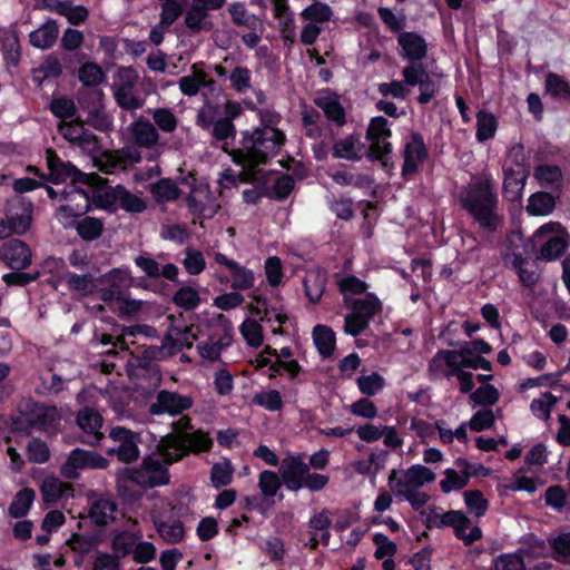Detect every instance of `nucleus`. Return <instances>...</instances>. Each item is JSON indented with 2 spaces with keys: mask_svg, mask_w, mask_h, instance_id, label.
<instances>
[{
  "mask_svg": "<svg viewBox=\"0 0 570 570\" xmlns=\"http://www.w3.org/2000/svg\"><path fill=\"white\" fill-rule=\"evenodd\" d=\"M261 126L240 132L239 147L233 149L230 156L236 166L255 170L267 165L278 155L286 142V135L276 125L281 120L279 114L268 110H257Z\"/></svg>",
  "mask_w": 570,
  "mask_h": 570,
  "instance_id": "f257e3e1",
  "label": "nucleus"
},
{
  "mask_svg": "<svg viewBox=\"0 0 570 570\" xmlns=\"http://www.w3.org/2000/svg\"><path fill=\"white\" fill-rule=\"evenodd\" d=\"M214 441L208 432L194 429L191 419L180 416L171 423V432L161 436L156 444L155 453L164 459L165 463L174 464L189 454H200L213 449Z\"/></svg>",
  "mask_w": 570,
  "mask_h": 570,
  "instance_id": "f03ea898",
  "label": "nucleus"
},
{
  "mask_svg": "<svg viewBox=\"0 0 570 570\" xmlns=\"http://www.w3.org/2000/svg\"><path fill=\"white\" fill-rule=\"evenodd\" d=\"M46 161L49 170L48 174L40 173L38 168L31 166L29 171L38 175L42 180L55 185L63 184L70 179L72 184L71 194L77 193L82 196L86 200V210H88L90 208V195L86 189L76 185L80 184L99 190L105 184V179L96 173L87 174L81 171L71 161H63L56 150L50 148L46 150Z\"/></svg>",
  "mask_w": 570,
  "mask_h": 570,
  "instance_id": "7ed1b4c3",
  "label": "nucleus"
},
{
  "mask_svg": "<svg viewBox=\"0 0 570 570\" xmlns=\"http://www.w3.org/2000/svg\"><path fill=\"white\" fill-rule=\"evenodd\" d=\"M462 207L488 232H494L500 225L497 213L498 198L494 186L489 178H480L472 183L460 199Z\"/></svg>",
  "mask_w": 570,
  "mask_h": 570,
  "instance_id": "20e7f679",
  "label": "nucleus"
},
{
  "mask_svg": "<svg viewBox=\"0 0 570 570\" xmlns=\"http://www.w3.org/2000/svg\"><path fill=\"white\" fill-rule=\"evenodd\" d=\"M60 423L61 414L56 405H47L32 399L26 402L20 417L13 421L17 431L35 430L47 434H56Z\"/></svg>",
  "mask_w": 570,
  "mask_h": 570,
  "instance_id": "39448f33",
  "label": "nucleus"
},
{
  "mask_svg": "<svg viewBox=\"0 0 570 570\" xmlns=\"http://www.w3.org/2000/svg\"><path fill=\"white\" fill-rule=\"evenodd\" d=\"M168 465L163 458L160 461L153 455H147L142 459L139 468H126L122 471V475L146 490L155 489L169 484L170 473L167 468Z\"/></svg>",
  "mask_w": 570,
  "mask_h": 570,
  "instance_id": "423d86ee",
  "label": "nucleus"
},
{
  "mask_svg": "<svg viewBox=\"0 0 570 570\" xmlns=\"http://www.w3.org/2000/svg\"><path fill=\"white\" fill-rule=\"evenodd\" d=\"M391 137V130L387 127V120L384 117H375L371 120L366 139L370 142L365 156L371 161H380L382 168L390 171L394 164L391 160L392 147L387 139Z\"/></svg>",
  "mask_w": 570,
  "mask_h": 570,
  "instance_id": "0eeeda50",
  "label": "nucleus"
},
{
  "mask_svg": "<svg viewBox=\"0 0 570 570\" xmlns=\"http://www.w3.org/2000/svg\"><path fill=\"white\" fill-rule=\"evenodd\" d=\"M109 465L108 459L101 454L75 448L70 451L67 460L60 468V474L67 480H77L80 478L79 470L92 469L104 470Z\"/></svg>",
  "mask_w": 570,
  "mask_h": 570,
  "instance_id": "6e6552de",
  "label": "nucleus"
},
{
  "mask_svg": "<svg viewBox=\"0 0 570 570\" xmlns=\"http://www.w3.org/2000/svg\"><path fill=\"white\" fill-rule=\"evenodd\" d=\"M109 438L114 442L119 443L117 448H112L107 451L109 455L115 454L120 462L126 464L132 463L139 458V433L124 426H115L110 430Z\"/></svg>",
  "mask_w": 570,
  "mask_h": 570,
  "instance_id": "1a4fd4ad",
  "label": "nucleus"
},
{
  "mask_svg": "<svg viewBox=\"0 0 570 570\" xmlns=\"http://www.w3.org/2000/svg\"><path fill=\"white\" fill-rule=\"evenodd\" d=\"M94 202L99 208H109L115 202H118L120 208L132 214L142 213L147 208L142 198L132 194L122 185H117L111 191L94 195Z\"/></svg>",
  "mask_w": 570,
  "mask_h": 570,
  "instance_id": "9d476101",
  "label": "nucleus"
},
{
  "mask_svg": "<svg viewBox=\"0 0 570 570\" xmlns=\"http://www.w3.org/2000/svg\"><path fill=\"white\" fill-rule=\"evenodd\" d=\"M4 216L13 228L16 235L26 234L32 223L33 204L23 196H16L6 202Z\"/></svg>",
  "mask_w": 570,
  "mask_h": 570,
  "instance_id": "9b49d317",
  "label": "nucleus"
},
{
  "mask_svg": "<svg viewBox=\"0 0 570 570\" xmlns=\"http://www.w3.org/2000/svg\"><path fill=\"white\" fill-rule=\"evenodd\" d=\"M434 479L435 474L429 468L417 464L407 470H392L389 476V485L392 491L419 489Z\"/></svg>",
  "mask_w": 570,
  "mask_h": 570,
  "instance_id": "f8f14e48",
  "label": "nucleus"
},
{
  "mask_svg": "<svg viewBox=\"0 0 570 570\" xmlns=\"http://www.w3.org/2000/svg\"><path fill=\"white\" fill-rule=\"evenodd\" d=\"M193 404L194 401L190 396L161 390L156 394V401L149 405V413L151 415L169 414L176 416L191 409Z\"/></svg>",
  "mask_w": 570,
  "mask_h": 570,
  "instance_id": "ddd939ff",
  "label": "nucleus"
},
{
  "mask_svg": "<svg viewBox=\"0 0 570 570\" xmlns=\"http://www.w3.org/2000/svg\"><path fill=\"white\" fill-rule=\"evenodd\" d=\"M0 261L12 271H23L31 265V249L23 240L10 238L0 247Z\"/></svg>",
  "mask_w": 570,
  "mask_h": 570,
  "instance_id": "4468645a",
  "label": "nucleus"
},
{
  "mask_svg": "<svg viewBox=\"0 0 570 570\" xmlns=\"http://www.w3.org/2000/svg\"><path fill=\"white\" fill-rule=\"evenodd\" d=\"M307 468L308 464L304 462L302 454H289L282 460L278 473L288 491L297 492L303 489V480L307 473Z\"/></svg>",
  "mask_w": 570,
  "mask_h": 570,
  "instance_id": "2eb2a0df",
  "label": "nucleus"
},
{
  "mask_svg": "<svg viewBox=\"0 0 570 570\" xmlns=\"http://www.w3.org/2000/svg\"><path fill=\"white\" fill-rule=\"evenodd\" d=\"M441 525L452 527L458 539L465 546L481 539L482 531L476 525H471L470 519L462 511H449L440 517Z\"/></svg>",
  "mask_w": 570,
  "mask_h": 570,
  "instance_id": "dca6fc26",
  "label": "nucleus"
},
{
  "mask_svg": "<svg viewBox=\"0 0 570 570\" xmlns=\"http://www.w3.org/2000/svg\"><path fill=\"white\" fill-rule=\"evenodd\" d=\"M77 425L85 433V436L80 439L81 443L90 446H97L105 438L100 429L104 424L102 415L94 407H85L77 414Z\"/></svg>",
  "mask_w": 570,
  "mask_h": 570,
  "instance_id": "f3484780",
  "label": "nucleus"
},
{
  "mask_svg": "<svg viewBox=\"0 0 570 570\" xmlns=\"http://www.w3.org/2000/svg\"><path fill=\"white\" fill-rule=\"evenodd\" d=\"M367 284L358 279V334L363 332L371 320L382 313V302L371 293H366Z\"/></svg>",
  "mask_w": 570,
  "mask_h": 570,
  "instance_id": "a211bd4d",
  "label": "nucleus"
},
{
  "mask_svg": "<svg viewBox=\"0 0 570 570\" xmlns=\"http://www.w3.org/2000/svg\"><path fill=\"white\" fill-rule=\"evenodd\" d=\"M426 148L423 137L419 132L411 135V140L404 147V164L402 168V176L406 179L411 178L417 171L420 163L426 157Z\"/></svg>",
  "mask_w": 570,
  "mask_h": 570,
  "instance_id": "6ab92c4d",
  "label": "nucleus"
},
{
  "mask_svg": "<svg viewBox=\"0 0 570 570\" xmlns=\"http://www.w3.org/2000/svg\"><path fill=\"white\" fill-rule=\"evenodd\" d=\"M338 289L344 296V302L348 308L345 316L344 330L347 334L356 337V276L350 275L337 281Z\"/></svg>",
  "mask_w": 570,
  "mask_h": 570,
  "instance_id": "aec40b11",
  "label": "nucleus"
},
{
  "mask_svg": "<svg viewBox=\"0 0 570 570\" xmlns=\"http://www.w3.org/2000/svg\"><path fill=\"white\" fill-rule=\"evenodd\" d=\"M232 338V328H223L220 332L214 331L207 340L197 344V351L207 361H219L222 352L229 346Z\"/></svg>",
  "mask_w": 570,
  "mask_h": 570,
  "instance_id": "412c9836",
  "label": "nucleus"
},
{
  "mask_svg": "<svg viewBox=\"0 0 570 570\" xmlns=\"http://www.w3.org/2000/svg\"><path fill=\"white\" fill-rule=\"evenodd\" d=\"M218 265L225 266L232 274V288L235 291H246L254 286L255 276L252 269L242 266L234 259L228 258L223 253H216L214 257Z\"/></svg>",
  "mask_w": 570,
  "mask_h": 570,
  "instance_id": "4be33fe9",
  "label": "nucleus"
},
{
  "mask_svg": "<svg viewBox=\"0 0 570 570\" xmlns=\"http://www.w3.org/2000/svg\"><path fill=\"white\" fill-rule=\"evenodd\" d=\"M106 75L102 68L92 61H87L82 63L78 70V79L82 83L83 87L92 88L89 90L88 95L90 96L92 104L100 102L104 92L96 87L104 82Z\"/></svg>",
  "mask_w": 570,
  "mask_h": 570,
  "instance_id": "5701e85b",
  "label": "nucleus"
},
{
  "mask_svg": "<svg viewBox=\"0 0 570 570\" xmlns=\"http://www.w3.org/2000/svg\"><path fill=\"white\" fill-rule=\"evenodd\" d=\"M141 155L137 147L125 146L115 151V154L107 155L106 164L99 166V169L106 174H111L115 169H125L128 166L139 164Z\"/></svg>",
  "mask_w": 570,
  "mask_h": 570,
  "instance_id": "b1692460",
  "label": "nucleus"
},
{
  "mask_svg": "<svg viewBox=\"0 0 570 570\" xmlns=\"http://www.w3.org/2000/svg\"><path fill=\"white\" fill-rule=\"evenodd\" d=\"M402 48V57L411 62L421 61L428 52V45L423 37L415 32H402L397 38Z\"/></svg>",
  "mask_w": 570,
  "mask_h": 570,
  "instance_id": "393cba45",
  "label": "nucleus"
},
{
  "mask_svg": "<svg viewBox=\"0 0 570 570\" xmlns=\"http://www.w3.org/2000/svg\"><path fill=\"white\" fill-rule=\"evenodd\" d=\"M164 347H166L169 357L176 355L184 348H191L197 336L191 333L190 328L184 330L173 327L164 336Z\"/></svg>",
  "mask_w": 570,
  "mask_h": 570,
  "instance_id": "a878e982",
  "label": "nucleus"
},
{
  "mask_svg": "<svg viewBox=\"0 0 570 570\" xmlns=\"http://www.w3.org/2000/svg\"><path fill=\"white\" fill-rule=\"evenodd\" d=\"M127 374L129 377L142 376L157 380L161 376L159 365L145 358L142 353L131 355L127 364Z\"/></svg>",
  "mask_w": 570,
  "mask_h": 570,
  "instance_id": "bb28decb",
  "label": "nucleus"
},
{
  "mask_svg": "<svg viewBox=\"0 0 570 570\" xmlns=\"http://www.w3.org/2000/svg\"><path fill=\"white\" fill-rule=\"evenodd\" d=\"M117 511L118 505L115 501L106 498H99L91 503L89 517L96 525L105 527L116 519L115 513Z\"/></svg>",
  "mask_w": 570,
  "mask_h": 570,
  "instance_id": "cd10ccee",
  "label": "nucleus"
},
{
  "mask_svg": "<svg viewBox=\"0 0 570 570\" xmlns=\"http://www.w3.org/2000/svg\"><path fill=\"white\" fill-rule=\"evenodd\" d=\"M58 35L59 28L57 22L49 19L40 28L30 32L29 42L35 48L49 49L56 43Z\"/></svg>",
  "mask_w": 570,
  "mask_h": 570,
  "instance_id": "c85d7f7f",
  "label": "nucleus"
},
{
  "mask_svg": "<svg viewBox=\"0 0 570 570\" xmlns=\"http://www.w3.org/2000/svg\"><path fill=\"white\" fill-rule=\"evenodd\" d=\"M314 104L321 108L325 117L338 126L345 124V110L336 95H323L314 99Z\"/></svg>",
  "mask_w": 570,
  "mask_h": 570,
  "instance_id": "c756f323",
  "label": "nucleus"
},
{
  "mask_svg": "<svg viewBox=\"0 0 570 570\" xmlns=\"http://www.w3.org/2000/svg\"><path fill=\"white\" fill-rule=\"evenodd\" d=\"M131 132L137 147L150 148L159 139L156 127L148 120L139 119L134 122Z\"/></svg>",
  "mask_w": 570,
  "mask_h": 570,
  "instance_id": "7c9ffc66",
  "label": "nucleus"
},
{
  "mask_svg": "<svg viewBox=\"0 0 570 570\" xmlns=\"http://www.w3.org/2000/svg\"><path fill=\"white\" fill-rule=\"evenodd\" d=\"M150 194L156 203L163 204L177 200L181 190L173 179L160 178L150 185Z\"/></svg>",
  "mask_w": 570,
  "mask_h": 570,
  "instance_id": "2f4dec72",
  "label": "nucleus"
},
{
  "mask_svg": "<svg viewBox=\"0 0 570 570\" xmlns=\"http://www.w3.org/2000/svg\"><path fill=\"white\" fill-rule=\"evenodd\" d=\"M35 499L36 492L33 489L22 488L14 494L8 508V514L13 519H21L26 517L32 507Z\"/></svg>",
  "mask_w": 570,
  "mask_h": 570,
  "instance_id": "473e14b6",
  "label": "nucleus"
},
{
  "mask_svg": "<svg viewBox=\"0 0 570 570\" xmlns=\"http://www.w3.org/2000/svg\"><path fill=\"white\" fill-rule=\"evenodd\" d=\"M230 14L232 22L238 27H245L249 30L256 31L262 28V22L257 16L250 13L243 2H233L227 8Z\"/></svg>",
  "mask_w": 570,
  "mask_h": 570,
  "instance_id": "72a5a7b5",
  "label": "nucleus"
},
{
  "mask_svg": "<svg viewBox=\"0 0 570 570\" xmlns=\"http://www.w3.org/2000/svg\"><path fill=\"white\" fill-rule=\"evenodd\" d=\"M208 12L194 2L185 14V26L193 32L210 31L213 22L208 20Z\"/></svg>",
  "mask_w": 570,
  "mask_h": 570,
  "instance_id": "f704fd0d",
  "label": "nucleus"
},
{
  "mask_svg": "<svg viewBox=\"0 0 570 570\" xmlns=\"http://www.w3.org/2000/svg\"><path fill=\"white\" fill-rule=\"evenodd\" d=\"M158 534L169 544H177L183 541L185 537V527L180 520L163 521L159 519L153 520Z\"/></svg>",
  "mask_w": 570,
  "mask_h": 570,
  "instance_id": "c9c22d12",
  "label": "nucleus"
},
{
  "mask_svg": "<svg viewBox=\"0 0 570 570\" xmlns=\"http://www.w3.org/2000/svg\"><path fill=\"white\" fill-rule=\"evenodd\" d=\"M314 344L322 357H330L335 348V333L326 325L317 324L313 328Z\"/></svg>",
  "mask_w": 570,
  "mask_h": 570,
  "instance_id": "e433bc0d",
  "label": "nucleus"
},
{
  "mask_svg": "<svg viewBox=\"0 0 570 570\" xmlns=\"http://www.w3.org/2000/svg\"><path fill=\"white\" fill-rule=\"evenodd\" d=\"M141 538L142 534L140 531L132 532L126 530L117 533L111 541V548L116 557L125 558L126 556L131 554L135 549L134 547Z\"/></svg>",
  "mask_w": 570,
  "mask_h": 570,
  "instance_id": "4c0bfd02",
  "label": "nucleus"
},
{
  "mask_svg": "<svg viewBox=\"0 0 570 570\" xmlns=\"http://www.w3.org/2000/svg\"><path fill=\"white\" fill-rule=\"evenodd\" d=\"M554 207V197L550 193L539 191L529 198L527 212L533 216H546L549 215Z\"/></svg>",
  "mask_w": 570,
  "mask_h": 570,
  "instance_id": "58836bf2",
  "label": "nucleus"
},
{
  "mask_svg": "<svg viewBox=\"0 0 570 570\" xmlns=\"http://www.w3.org/2000/svg\"><path fill=\"white\" fill-rule=\"evenodd\" d=\"M161 2L160 4V14H159V22H161V27H171L178 18L181 17V14L185 11V3L187 0H159Z\"/></svg>",
  "mask_w": 570,
  "mask_h": 570,
  "instance_id": "ea45409f",
  "label": "nucleus"
},
{
  "mask_svg": "<svg viewBox=\"0 0 570 570\" xmlns=\"http://www.w3.org/2000/svg\"><path fill=\"white\" fill-rule=\"evenodd\" d=\"M76 230L82 240L94 242L101 236L104 224L96 217L86 216L76 223Z\"/></svg>",
  "mask_w": 570,
  "mask_h": 570,
  "instance_id": "a19ab883",
  "label": "nucleus"
},
{
  "mask_svg": "<svg viewBox=\"0 0 570 570\" xmlns=\"http://www.w3.org/2000/svg\"><path fill=\"white\" fill-rule=\"evenodd\" d=\"M239 331L250 347L257 348L263 344V327L257 320L249 317L246 318L242 323Z\"/></svg>",
  "mask_w": 570,
  "mask_h": 570,
  "instance_id": "79ce46f5",
  "label": "nucleus"
},
{
  "mask_svg": "<svg viewBox=\"0 0 570 570\" xmlns=\"http://www.w3.org/2000/svg\"><path fill=\"white\" fill-rule=\"evenodd\" d=\"M282 484V478L275 471L264 470L258 475V488L262 494L266 498H273L277 495Z\"/></svg>",
  "mask_w": 570,
  "mask_h": 570,
  "instance_id": "37998d69",
  "label": "nucleus"
},
{
  "mask_svg": "<svg viewBox=\"0 0 570 570\" xmlns=\"http://www.w3.org/2000/svg\"><path fill=\"white\" fill-rule=\"evenodd\" d=\"M295 187L293 177L288 174H283L278 177L272 187L267 186L266 198L285 200Z\"/></svg>",
  "mask_w": 570,
  "mask_h": 570,
  "instance_id": "c03bdc74",
  "label": "nucleus"
},
{
  "mask_svg": "<svg viewBox=\"0 0 570 570\" xmlns=\"http://www.w3.org/2000/svg\"><path fill=\"white\" fill-rule=\"evenodd\" d=\"M171 302L185 309L193 311L200 304L199 293L190 286H181L173 296Z\"/></svg>",
  "mask_w": 570,
  "mask_h": 570,
  "instance_id": "a18cd8bd",
  "label": "nucleus"
},
{
  "mask_svg": "<svg viewBox=\"0 0 570 570\" xmlns=\"http://www.w3.org/2000/svg\"><path fill=\"white\" fill-rule=\"evenodd\" d=\"M234 468L229 460L223 463H214L210 469V482L215 489H220L232 483Z\"/></svg>",
  "mask_w": 570,
  "mask_h": 570,
  "instance_id": "49530a36",
  "label": "nucleus"
},
{
  "mask_svg": "<svg viewBox=\"0 0 570 570\" xmlns=\"http://www.w3.org/2000/svg\"><path fill=\"white\" fill-rule=\"evenodd\" d=\"M497 130V119L493 114L481 110L476 115V139L485 141L492 138Z\"/></svg>",
  "mask_w": 570,
  "mask_h": 570,
  "instance_id": "de8ad7c7",
  "label": "nucleus"
},
{
  "mask_svg": "<svg viewBox=\"0 0 570 570\" xmlns=\"http://www.w3.org/2000/svg\"><path fill=\"white\" fill-rule=\"evenodd\" d=\"M552 548V558L563 564L570 563V532L561 533L554 538L549 539Z\"/></svg>",
  "mask_w": 570,
  "mask_h": 570,
  "instance_id": "09e8293b",
  "label": "nucleus"
},
{
  "mask_svg": "<svg viewBox=\"0 0 570 570\" xmlns=\"http://www.w3.org/2000/svg\"><path fill=\"white\" fill-rule=\"evenodd\" d=\"M131 85H122L115 91V99L124 110L139 109L144 105V100L132 92Z\"/></svg>",
  "mask_w": 570,
  "mask_h": 570,
  "instance_id": "8fccbe9b",
  "label": "nucleus"
},
{
  "mask_svg": "<svg viewBox=\"0 0 570 570\" xmlns=\"http://www.w3.org/2000/svg\"><path fill=\"white\" fill-rule=\"evenodd\" d=\"M456 351L446 350L438 352L429 364L430 372L435 376H444L446 366L455 365Z\"/></svg>",
  "mask_w": 570,
  "mask_h": 570,
  "instance_id": "3c124183",
  "label": "nucleus"
},
{
  "mask_svg": "<svg viewBox=\"0 0 570 570\" xmlns=\"http://www.w3.org/2000/svg\"><path fill=\"white\" fill-rule=\"evenodd\" d=\"M247 171H249L253 175V178L248 179L247 181L252 183L257 180V185L252 189H245L243 190V200L246 204L250 205H258L263 197H266L265 193H267V185L265 176H263L261 179H257L255 176L258 173L257 168L255 170H249L245 168Z\"/></svg>",
  "mask_w": 570,
  "mask_h": 570,
  "instance_id": "603ef678",
  "label": "nucleus"
},
{
  "mask_svg": "<svg viewBox=\"0 0 570 570\" xmlns=\"http://www.w3.org/2000/svg\"><path fill=\"white\" fill-rule=\"evenodd\" d=\"M49 109L55 117L62 121L72 119L77 114L73 100L67 97L53 98L50 102Z\"/></svg>",
  "mask_w": 570,
  "mask_h": 570,
  "instance_id": "864d4df0",
  "label": "nucleus"
},
{
  "mask_svg": "<svg viewBox=\"0 0 570 570\" xmlns=\"http://www.w3.org/2000/svg\"><path fill=\"white\" fill-rule=\"evenodd\" d=\"M62 487V482L55 476L45 479L40 485L43 502L46 504H53L60 500L63 495Z\"/></svg>",
  "mask_w": 570,
  "mask_h": 570,
  "instance_id": "5fc2aeb1",
  "label": "nucleus"
},
{
  "mask_svg": "<svg viewBox=\"0 0 570 570\" xmlns=\"http://www.w3.org/2000/svg\"><path fill=\"white\" fill-rule=\"evenodd\" d=\"M253 403L271 412L279 411L283 407V399L277 390L256 393L253 396Z\"/></svg>",
  "mask_w": 570,
  "mask_h": 570,
  "instance_id": "6e6d98bb",
  "label": "nucleus"
},
{
  "mask_svg": "<svg viewBox=\"0 0 570 570\" xmlns=\"http://www.w3.org/2000/svg\"><path fill=\"white\" fill-rule=\"evenodd\" d=\"M499 391L491 384L482 385L470 394V400L474 406H491L499 401Z\"/></svg>",
  "mask_w": 570,
  "mask_h": 570,
  "instance_id": "4d7b16f0",
  "label": "nucleus"
},
{
  "mask_svg": "<svg viewBox=\"0 0 570 570\" xmlns=\"http://www.w3.org/2000/svg\"><path fill=\"white\" fill-rule=\"evenodd\" d=\"M546 90L553 97H559L563 99L570 98L569 83L562 77L552 72L547 75Z\"/></svg>",
  "mask_w": 570,
  "mask_h": 570,
  "instance_id": "13d9d810",
  "label": "nucleus"
},
{
  "mask_svg": "<svg viewBox=\"0 0 570 570\" xmlns=\"http://www.w3.org/2000/svg\"><path fill=\"white\" fill-rule=\"evenodd\" d=\"M301 16L304 20L312 21L311 23L325 22L331 19L332 10L326 3L314 2L306 7Z\"/></svg>",
  "mask_w": 570,
  "mask_h": 570,
  "instance_id": "bf43d9fd",
  "label": "nucleus"
},
{
  "mask_svg": "<svg viewBox=\"0 0 570 570\" xmlns=\"http://www.w3.org/2000/svg\"><path fill=\"white\" fill-rule=\"evenodd\" d=\"M28 460L33 463H46L50 459V450L47 443L38 438L29 441L27 446Z\"/></svg>",
  "mask_w": 570,
  "mask_h": 570,
  "instance_id": "052dcab7",
  "label": "nucleus"
},
{
  "mask_svg": "<svg viewBox=\"0 0 570 570\" xmlns=\"http://www.w3.org/2000/svg\"><path fill=\"white\" fill-rule=\"evenodd\" d=\"M557 402L558 399L553 394L546 392L541 399H535L531 402L530 410L535 416L547 421Z\"/></svg>",
  "mask_w": 570,
  "mask_h": 570,
  "instance_id": "680f3d73",
  "label": "nucleus"
},
{
  "mask_svg": "<svg viewBox=\"0 0 570 570\" xmlns=\"http://www.w3.org/2000/svg\"><path fill=\"white\" fill-rule=\"evenodd\" d=\"M60 16L66 17L70 24L79 26L88 19L89 10L82 4L73 6L71 0H66Z\"/></svg>",
  "mask_w": 570,
  "mask_h": 570,
  "instance_id": "e2e57ef3",
  "label": "nucleus"
},
{
  "mask_svg": "<svg viewBox=\"0 0 570 570\" xmlns=\"http://www.w3.org/2000/svg\"><path fill=\"white\" fill-rule=\"evenodd\" d=\"M384 384L385 381L379 373L358 376V390L367 396L379 393Z\"/></svg>",
  "mask_w": 570,
  "mask_h": 570,
  "instance_id": "0e129e2a",
  "label": "nucleus"
},
{
  "mask_svg": "<svg viewBox=\"0 0 570 570\" xmlns=\"http://www.w3.org/2000/svg\"><path fill=\"white\" fill-rule=\"evenodd\" d=\"M264 267L268 284L272 287L279 286L284 276L281 258L277 256L268 257L265 261Z\"/></svg>",
  "mask_w": 570,
  "mask_h": 570,
  "instance_id": "69168bd1",
  "label": "nucleus"
},
{
  "mask_svg": "<svg viewBox=\"0 0 570 570\" xmlns=\"http://www.w3.org/2000/svg\"><path fill=\"white\" fill-rule=\"evenodd\" d=\"M153 119L165 132H174L177 128L178 120L170 109L157 108L153 114Z\"/></svg>",
  "mask_w": 570,
  "mask_h": 570,
  "instance_id": "338daca9",
  "label": "nucleus"
},
{
  "mask_svg": "<svg viewBox=\"0 0 570 570\" xmlns=\"http://www.w3.org/2000/svg\"><path fill=\"white\" fill-rule=\"evenodd\" d=\"M464 500L470 513H473L476 518H480L485 513L488 509V501L479 490L466 491L464 493Z\"/></svg>",
  "mask_w": 570,
  "mask_h": 570,
  "instance_id": "774afa93",
  "label": "nucleus"
}]
</instances>
